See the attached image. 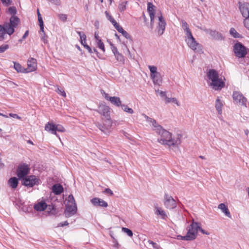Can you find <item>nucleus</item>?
<instances>
[{"instance_id": "nucleus-1", "label": "nucleus", "mask_w": 249, "mask_h": 249, "mask_svg": "<svg viewBox=\"0 0 249 249\" xmlns=\"http://www.w3.org/2000/svg\"><path fill=\"white\" fill-rule=\"evenodd\" d=\"M146 121L150 123L153 130L160 136L158 139V142L162 145H167L170 148H178L181 143L182 135L178 134L173 137L172 134L164 129L157 121L145 114H143Z\"/></svg>"}, {"instance_id": "nucleus-2", "label": "nucleus", "mask_w": 249, "mask_h": 249, "mask_svg": "<svg viewBox=\"0 0 249 249\" xmlns=\"http://www.w3.org/2000/svg\"><path fill=\"white\" fill-rule=\"evenodd\" d=\"M207 76L211 81L210 86L214 90H221L225 86V77H219L218 73L215 70L211 69L207 73Z\"/></svg>"}, {"instance_id": "nucleus-3", "label": "nucleus", "mask_w": 249, "mask_h": 249, "mask_svg": "<svg viewBox=\"0 0 249 249\" xmlns=\"http://www.w3.org/2000/svg\"><path fill=\"white\" fill-rule=\"evenodd\" d=\"M19 22L20 19L18 17L12 16L10 18V23H5L3 26L0 25V37L3 39L6 33L9 35L13 34Z\"/></svg>"}, {"instance_id": "nucleus-4", "label": "nucleus", "mask_w": 249, "mask_h": 249, "mask_svg": "<svg viewBox=\"0 0 249 249\" xmlns=\"http://www.w3.org/2000/svg\"><path fill=\"white\" fill-rule=\"evenodd\" d=\"M198 228H199V224L193 221L188 229L187 234L185 235L186 241L195 239L197 235Z\"/></svg>"}, {"instance_id": "nucleus-5", "label": "nucleus", "mask_w": 249, "mask_h": 249, "mask_svg": "<svg viewBox=\"0 0 249 249\" xmlns=\"http://www.w3.org/2000/svg\"><path fill=\"white\" fill-rule=\"evenodd\" d=\"M185 41L188 47L196 53H202V46L198 43L193 35L185 37Z\"/></svg>"}, {"instance_id": "nucleus-6", "label": "nucleus", "mask_w": 249, "mask_h": 249, "mask_svg": "<svg viewBox=\"0 0 249 249\" xmlns=\"http://www.w3.org/2000/svg\"><path fill=\"white\" fill-rule=\"evenodd\" d=\"M45 129L52 134L56 135L59 139H60V138L57 134L56 132H63L65 130L62 125L60 124H55L50 122H48L45 125Z\"/></svg>"}, {"instance_id": "nucleus-7", "label": "nucleus", "mask_w": 249, "mask_h": 249, "mask_svg": "<svg viewBox=\"0 0 249 249\" xmlns=\"http://www.w3.org/2000/svg\"><path fill=\"white\" fill-rule=\"evenodd\" d=\"M233 51L235 56L238 58H243L247 54L246 48L240 42L234 44Z\"/></svg>"}, {"instance_id": "nucleus-8", "label": "nucleus", "mask_w": 249, "mask_h": 249, "mask_svg": "<svg viewBox=\"0 0 249 249\" xmlns=\"http://www.w3.org/2000/svg\"><path fill=\"white\" fill-rule=\"evenodd\" d=\"M232 98L235 104H239L245 107H247V98L239 91H233Z\"/></svg>"}, {"instance_id": "nucleus-9", "label": "nucleus", "mask_w": 249, "mask_h": 249, "mask_svg": "<svg viewBox=\"0 0 249 249\" xmlns=\"http://www.w3.org/2000/svg\"><path fill=\"white\" fill-rule=\"evenodd\" d=\"M112 122L111 118H105L103 124H98L97 127L105 134H108L110 132L109 130L112 126Z\"/></svg>"}, {"instance_id": "nucleus-10", "label": "nucleus", "mask_w": 249, "mask_h": 249, "mask_svg": "<svg viewBox=\"0 0 249 249\" xmlns=\"http://www.w3.org/2000/svg\"><path fill=\"white\" fill-rule=\"evenodd\" d=\"M164 204L165 207L168 209H173L177 207V204L175 199L168 194H165L164 195Z\"/></svg>"}, {"instance_id": "nucleus-11", "label": "nucleus", "mask_w": 249, "mask_h": 249, "mask_svg": "<svg viewBox=\"0 0 249 249\" xmlns=\"http://www.w3.org/2000/svg\"><path fill=\"white\" fill-rule=\"evenodd\" d=\"M29 168L27 164H22L18 166L17 171L18 177L19 178H23L28 174Z\"/></svg>"}, {"instance_id": "nucleus-12", "label": "nucleus", "mask_w": 249, "mask_h": 249, "mask_svg": "<svg viewBox=\"0 0 249 249\" xmlns=\"http://www.w3.org/2000/svg\"><path fill=\"white\" fill-rule=\"evenodd\" d=\"M23 184L26 186L33 187L36 184L38 181V178L34 175L28 176L23 179Z\"/></svg>"}, {"instance_id": "nucleus-13", "label": "nucleus", "mask_w": 249, "mask_h": 249, "mask_svg": "<svg viewBox=\"0 0 249 249\" xmlns=\"http://www.w3.org/2000/svg\"><path fill=\"white\" fill-rule=\"evenodd\" d=\"M158 26L157 27V33L159 36H161L164 32L166 25V22L163 17L161 15L159 17Z\"/></svg>"}, {"instance_id": "nucleus-14", "label": "nucleus", "mask_w": 249, "mask_h": 249, "mask_svg": "<svg viewBox=\"0 0 249 249\" xmlns=\"http://www.w3.org/2000/svg\"><path fill=\"white\" fill-rule=\"evenodd\" d=\"M98 112L103 116L105 119L110 118V108L108 106L105 105H100L98 107Z\"/></svg>"}, {"instance_id": "nucleus-15", "label": "nucleus", "mask_w": 249, "mask_h": 249, "mask_svg": "<svg viewBox=\"0 0 249 249\" xmlns=\"http://www.w3.org/2000/svg\"><path fill=\"white\" fill-rule=\"evenodd\" d=\"M77 211V207L76 204H70L66 205V210L65 211V214L66 217H69L74 215Z\"/></svg>"}, {"instance_id": "nucleus-16", "label": "nucleus", "mask_w": 249, "mask_h": 249, "mask_svg": "<svg viewBox=\"0 0 249 249\" xmlns=\"http://www.w3.org/2000/svg\"><path fill=\"white\" fill-rule=\"evenodd\" d=\"M37 68V63L36 59L30 58L27 61V68H25L26 73L35 71Z\"/></svg>"}, {"instance_id": "nucleus-17", "label": "nucleus", "mask_w": 249, "mask_h": 249, "mask_svg": "<svg viewBox=\"0 0 249 249\" xmlns=\"http://www.w3.org/2000/svg\"><path fill=\"white\" fill-rule=\"evenodd\" d=\"M239 9L245 19H249V4L248 3H243L240 5Z\"/></svg>"}, {"instance_id": "nucleus-18", "label": "nucleus", "mask_w": 249, "mask_h": 249, "mask_svg": "<svg viewBox=\"0 0 249 249\" xmlns=\"http://www.w3.org/2000/svg\"><path fill=\"white\" fill-rule=\"evenodd\" d=\"M155 213L158 216H160L161 218L166 219L168 216L166 212L160 207H159L157 204L154 205Z\"/></svg>"}, {"instance_id": "nucleus-19", "label": "nucleus", "mask_w": 249, "mask_h": 249, "mask_svg": "<svg viewBox=\"0 0 249 249\" xmlns=\"http://www.w3.org/2000/svg\"><path fill=\"white\" fill-rule=\"evenodd\" d=\"M155 6L151 2H148L147 3V11L149 14L150 20H151V25L153 27L154 24V20L155 18Z\"/></svg>"}, {"instance_id": "nucleus-20", "label": "nucleus", "mask_w": 249, "mask_h": 249, "mask_svg": "<svg viewBox=\"0 0 249 249\" xmlns=\"http://www.w3.org/2000/svg\"><path fill=\"white\" fill-rule=\"evenodd\" d=\"M92 204L95 206H101L103 207H107L108 206L107 203L103 199H100L97 197H95L90 200Z\"/></svg>"}, {"instance_id": "nucleus-21", "label": "nucleus", "mask_w": 249, "mask_h": 249, "mask_svg": "<svg viewBox=\"0 0 249 249\" xmlns=\"http://www.w3.org/2000/svg\"><path fill=\"white\" fill-rule=\"evenodd\" d=\"M150 77L154 85L160 86L161 84L162 80L160 72H158L155 74L150 75Z\"/></svg>"}, {"instance_id": "nucleus-22", "label": "nucleus", "mask_w": 249, "mask_h": 249, "mask_svg": "<svg viewBox=\"0 0 249 249\" xmlns=\"http://www.w3.org/2000/svg\"><path fill=\"white\" fill-rule=\"evenodd\" d=\"M181 22L182 28L185 33V37L192 35L188 23L184 20H181Z\"/></svg>"}, {"instance_id": "nucleus-23", "label": "nucleus", "mask_w": 249, "mask_h": 249, "mask_svg": "<svg viewBox=\"0 0 249 249\" xmlns=\"http://www.w3.org/2000/svg\"><path fill=\"white\" fill-rule=\"evenodd\" d=\"M218 208L220 209L226 216H227L230 218H231V213L227 206L224 203H220V204H219Z\"/></svg>"}, {"instance_id": "nucleus-24", "label": "nucleus", "mask_w": 249, "mask_h": 249, "mask_svg": "<svg viewBox=\"0 0 249 249\" xmlns=\"http://www.w3.org/2000/svg\"><path fill=\"white\" fill-rule=\"evenodd\" d=\"M52 191L56 195L61 194L64 190L63 186L60 184H55L52 186Z\"/></svg>"}, {"instance_id": "nucleus-25", "label": "nucleus", "mask_w": 249, "mask_h": 249, "mask_svg": "<svg viewBox=\"0 0 249 249\" xmlns=\"http://www.w3.org/2000/svg\"><path fill=\"white\" fill-rule=\"evenodd\" d=\"M47 208V205L45 202L41 201L34 205V209L37 211H43Z\"/></svg>"}, {"instance_id": "nucleus-26", "label": "nucleus", "mask_w": 249, "mask_h": 249, "mask_svg": "<svg viewBox=\"0 0 249 249\" xmlns=\"http://www.w3.org/2000/svg\"><path fill=\"white\" fill-rule=\"evenodd\" d=\"M18 184V181L17 178H11L8 181V185L12 189H16Z\"/></svg>"}, {"instance_id": "nucleus-27", "label": "nucleus", "mask_w": 249, "mask_h": 249, "mask_svg": "<svg viewBox=\"0 0 249 249\" xmlns=\"http://www.w3.org/2000/svg\"><path fill=\"white\" fill-rule=\"evenodd\" d=\"M14 68L17 72L26 73V69L23 68L19 63L14 62Z\"/></svg>"}, {"instance_id": "nucleus-28", "label": "nucleus", "mask_w": 249, "mask_h": 249, "mask_svg": "<svg viewBox=\"0 0 249 249\" xmlns=\"http://www.w3.org/2000/svg\"><path fill=\"white\" fill-rule=\"evenodd\" d=\"M210 36L213 39H214L222 40L223 39L222 35L220 33H219L216 31L212 30V32H211V34H210Z\"/></svg>"}, {"instance_id": "nucleus-29", "label": "nucleus", "mask_w": 249, "mask_h": 249, "mask_svg": "<svg viewBox=\"0 0 249 249\" xmlns=\"http://www.w3.org/2000/svg\"><path fill=\"white\" fill-rule=\"evenodd\" d=\"M223 107V103L218 97L215 101V107L219 114L222 113V108Z\"/></svg>"}, {"instance_id": "nucleus-30", "label": "nucleus", "mask_w": 249, "mask_h": 249, "mask_svg": "<svg viewBox=\"0 0 249 249\" xmlns=\"http://www.w3.org/2000/svg\"><path fill=\"white\" fill-rule=\"evenodd\" d=\"M110 102L114 105L117 107L121 106V101L120 98L118 97L113 96L110 98Z\"/></svg>"}, {"instance_id": "nucleus-31", "label": "nucleus", "mask_w": 249, "mask_h": 249, "mask_svg": "<svg viewBox=\"0 0 249 249\" xmlns=\"http://www.w3.org/2000/svg\"><path fill=\"white\" fill-rule=\"evenodd\" d=\"M116 29L120 33L122 34V35L127 39L130 38V36L125 31L123 28L120 26V25L116 27Z\"/></svg>"}, {"instance_id": "nucleus-32", "label": "nucleus", "mask_w": 249, "mask_h": 249, "mask_svg": "<svg viewBox=\"0 0 249 249\" xmlns=\"http://www.w3.org/2000/svg\"><path fill=\"white\" fill-rule=\"evenodd\" d=\"M165 102L166 104L173 103L176 104L178 106H179L180 105L176 98H168L167 97H165Z\"/></svg>"}, {"instance_id": "nucleus-33", "label": "nucleus", "mask_w": 249, "mask_h": 249, "mask_svg": "<svg viewBox=\"0 0 249 249\" xmlns=\"http://www.w3.org/2000/svg\"><path fill=\"white\" fill-rule=\"evenodd\" d=\"M121 107L122 109L126 112H127L129 114H133L134 113L133 110L131 108L129 107L126 105H122Z\"/></svg>"}, {"instance_id": "nucleus-34", "label": "nucleus", "mask_w": 249, "mask_h": 249, "mask_svg": "<svg viewBox=\"0 0 249 249\" xmlns=\"http://www.w3.org/2000/svg\"><path fill=\"white\" fill-rule=\"evenodd\" d=\"M114 56L117 61L122 62L123 63H124V58L123 55L121 53H117L116 54L114 55Z\"/></svg>"}, {"instance_id": "nucleus-35", "label": "nucleus", "mask_w": 249, "mask_h": 249, "mask_svg": "<svg viewBox=\"0 0 249 249\" xmlns=\"http://www.w3.org/2000/svg\"><path fill=\"white\" fill-rule=\"evenodd\" d=\"M230 34L234 37H239L240 35L237 32L235 29L231 28L230 31Z\"/></svg>"}, {"instance_id": "nucleus-36", "label": "nucleus", "mask_w": 249, "mask_h": 249, "mask_svg": "<svg viewBox=\"0 0 249 249\" xmlns=\"http://www.w3.org/2000/svg\"><path fill=\"white\" fill-rule=\"evenodd\" d=\"M122 231L124 233H126L129 237L133 236V232L131 230L126 228H122Z\"/></svg>"}, {"instance_id": "nucleus-37", "label": "nucleus", "mask_w": 249, "mask_h": 249, "mask_svg": "<svg viewBox=\"0 0 249 249\" xmlns=\"http://www.w3.org/2000/svg\"><path fill=\"white\" fill-rule=\"evenodd\" d=\"M148 68L150 70V71L151 72V74L150 75H152V74H155L157 72H158L157 71V68L156 66H148Z\"/></svg>"}, {"instance_id": "nucleus-38", "label": "nucleus", "mask_w": 249, "mask_h": 249, "mask_svg": "<svg viewBox=\"0 0 249 249\" xmlns=\"http://www.w3.org/2000/svg\"><path fill=\"white\" fill-rule=\"evenodd\" d=\"M55 91L59 94L62 95L64 97H66V94L65 92V91L62 89L59 88L58 87H57V89L55 90Z\"/></svg>"}, {"instance_id": "nucleus-39", "label": "nucleus", "mask_w": 249, "mask_h": 249, "mask_svg": "<svg viewBox=\"0 0 249 249\" xmlns=\"http://www.w3.org/2000/svg\"><path fill=\"white\" fill-rule=\"evenodd\" d=\"M149 244L151 245L152 247L155 249H162L161 248L157 243L153 242L152 241L149 240L148 241Z\"/></svg>"}, {"instance_id": "nucleus-40", "label": "nucleus", "mask_w": 249, "mask_h": 249, "mask_svg": "<svg viewBox=\"0 0 249 249\" xmlns=\"http://www.w3.org/2000/svg\"><path fill=\"white\" fill-rule=\"evenodd\" d=\"M77 34L80 36L81 43H83V41L84 40H86V36L85 34L81 32L78 31Z\"/></svg>"}, {"instance_id": "nucleus-41", "label": "nucleus", "mask_w": 249, "mask_h": 249, "mask_svg": "<svg viewBox=\"0 0 249 249\" xmlns=\"http://www.w3.org/2000/svg\"><path fill=\"white\" fill-rule=\"evenodd\" d=\"M97 43L98 47L104 52L105 51V46L101 39H98V41H97Z\"/></svg>"}, {"instance_id": "nucleus-42", "label": "nucleus", "mask_w": 249, "mask_h": 249, "mask_svg": "<svg viewBox=\"0 0 249 249\" xmlns=\"http://www.w3.org/2000/svg\"><path fill=\"white\" fill-rule=\"evenodd\" d=\"M127 2H123L119 5V9L120 12L124 11L126 9V4Z\"/></svg>"}, {"instance_id": "nucleus-43", "label": "nucleus", "mask_w": 249, "mask_h": 249, "mask_svg": "<svg viewBox=\"0 0 249 249\" xmlns=\"http://www.w3.org/2000/svg\"><path fill=\"white\" fill-rule=\"evenodd\" d=\"M68 204H76L73 196L72 195H69L68 198Z\"/></svg>"}, {"instance_id": "nucleus-44", "label": "nucleus", "mask_w": 249, "mask_h": 249, "mask_svg": "<svg viewBox=\"0 0 249 249\" xmlns=\"http://www.w3.org/2000/svg\"><path fill=\"white\" fill-rule=\"evenodd\" d=\"M68 204H76L73 196L72 195H69L68 198Z\"/></svg>"}, {"instance_id": "nucleus-45", "label": "nucleus", "mask_w": 249, "mask_h": 249, "mask_svg": "<svg viewBox=\"0 0 249 249\" xmlns=\"http://www.w3.org/2000/svg\"><path fill=\"white\" fill-rule=\"evenodd\" d=\"M8 11L11 14L13 15V16H15V15L17 13V10L15 7L12 6L8 8Z\"/></svg>"}, {"instance_id": "nucleus-46", "label": "nucleus", "mask_w": 249, "mask_h": 249, "mask_svg": "<svg viewBox=\"0 0 249 249\" xmlns=\"http://www.w3.org/2000/svg\"><path fill=\"white\" fill-rule=\"evenodd\" d=\"M58 17L60 20L65 21L67 18V16L66 14H60L58 15Z\"/></svg>"}, {"instance_id": "nucleus-47", "label": "nucleus", "mask_w": 249, "mask_h": 249, "mask_svg": "<svg viewBox=\"0 0 249 249\" xmlns=\"http://www.w3.org/2000/svg\"><path fill=\"white\" fill-rule=\"evenodd\" d=\"M9 46L8 45H2L0 46V53H2L5 52L8 48Z\"/></svg>"}, {"instance_id": "nucleus-48", "label": "nucleus", "mask_w": 249, "mask_h": 249, "mask_svg": "<svg viewBox=\"0 0 249 249\" xmlns=\"http://www.w3.org/2000/svg\"><path fill=\"white\" fill-rule=\"evenodd\" d=\"M110 45L111 46V50L114 55H115L117 53H119V52L118 51L117 48L115 46H114L112 44H110Z\"/></svg>"}, {"instance_id": "nucleus-49", "label": "nucleus", "mask_w": 249, "mask_h": 249, "mask_svg": "<svg viewBox=\"0 0 249 249\" xmlns=\"http://www.w3.org/2000/svg\"><path fill=\"white\" fill-rule=\"evenodd\" d=\"M102 93L106 100L110 101V98H111V97L109 96L108 94L106 93L104 91H102Z\"/></svg>"}, {"instance_id": "nucleus-50", "label": "nucleus", "mask_w": 249, "mask_h": 249, "mask_svg": "<svg viewBox=\"0 0 249 249\" xmlns=\"http://www.w3.org/2000/svg\"><path fill=\"white\" fill-rule=\"evenodd\" d=\"M244 24L245 27L249 30V19H245Z\"/></svg>"}, {"instance_id": "nucleus-51", "label": "nucleus", "mask_w": 249, "mask_h": 249, "mask_svg": "<svg viewBox=\"0 0 249 249\" xmlns=\"http://www.w3.org/2000/svg\"><path fill=\"white\" fill-rule=\"evenodd\" d=\"M198 27V28H199V29L204 31L206 34H209V35L211 34V32H212V31L211 29H206V28H202L201 27Z\"/></svg>"}, {"instance_id": "nucleus-52", "label": "nucleus", "mask_w": 249, "mask_h": 249, "mask_svg": "<svg viewBox=\"0 0 249 249\" xmlns=\"http://www.w3.org/2000/svg\"><path fill=\"white\" fill-rule=\"evenodd\" d=\"M156 91L159 92L160 96L162 97H164L165 99V97H167L166 92L165 91H160L159 90H156Z\"/></svg>"}, {"instance_id": "nucleus-53", "label": "nucleus", "mask_w": 249, "mask_h": 249, "mask_svg": "<svg viewBox=\"0 0 249 249\" xmlns=\"http://www.w3.org/2000/svg\"><path fill=\"white\" fill-rule=\"evenodd\" d=\"M69 225V223L67 221H64L63 222H61V223H59L57 227H63V226H67Z\"/></svg>"}, {"instance_id": "nucleus-54", "label": "nucleus", "mask_w": 249, "mask_h": 249, "mask_svg": "<svg viewBox=\"0 0 249 249\" xmlns=\"http://www.w3.org/2000/svg\"><path fill=\"white\" fill-rule=\"evenodd\" d=\"M29 35V31L27 30L24 33L22 39L19 40V42H21L22 40L25 39Z\"/></svg>"}, {"instance_id": "nucleus-55", "label": "nucleus", "mask_w": 249, "mask_h": 249, "mask_svg": "<svg viewBox=\"0 0 249 249\" xmlns=\"http://www.w3.org/2000/svg\"><path fill=\"white\" fill-rule=\"evenodd\" d=\"M104 193L109 194L110 196H112L113 195V192L109 188H106L104 190Z\"/></svg>"}, {"instance_id": "nucleus-56", "label": "nucleus", "mask_w": 249, "mask_h": 249, "mask_svg": "<svg viewBox=\"0 0 249 249\" xmlns=\"http://www.w3.org/2000/svg\"><path fill=\"white\" fill-rule=\"evenodd\" d=\"M3 3H5L7 5H11L12 3V0H1Z\"/></svg>"}, {"instance_id": "nucleus-57", "label": "nucleus", "mask_w": 249, "mask_h": 249, "mask_svg": "<svg viewBox=\"0 0 249 249\" xmlns=\"http://www.w3.org/2000/svg\"><path fill=\"white\" fill-rule=\"evenodd\" d=\"M110 21L112 23V24L114 25V27L116 28V27H117V26H119V24L118 23H117V22L116 21V20L113 18H112V19L111 20H110Z\"/></svg>"}, {"instance_id": "nucleus-58", "label": "nucleus", "mask_w": 249, "mask_h": 249, "mask_svg": "<svg viewBox=\"0 0 249 249\" xmlns=\"http://www.w3.org/2000/svg\"><path fill=\"white\" fill-rule=\"evenodd\" d=\"M84 48H86V49L88 50V52L90 53H93V52H92V49H91V48L87 44V45H84Z\"/></svg>"}, {"instance_id": "nucleus-59", "label": "nucleus", "mask_w": 249, "mask_h": 249, "mask_svg": "<svg viewBox=\"0 0 249 249\" xmlns=\"http://www.w3.org/2000/svg\"><path fill=\"white\" fill-rule=\"evenodd\" d=\"M9 116L14 118H17V119H20V117L16 114L10 113Z\"/></svg>"}, {"instance_id": "nucleus-60", "label": "nucleus", "mask_w": 249, "mask_h": 249, "mask_svg": "<svg viewBox=\"0 0 249 249\" xmlns=\"http://www.w3.org/2000/svg\"><path fill=\"white\" fill-rule=\"evenodd\" d=\"M105 14L106 15V17L108 19V20H109V21L111 20L112 19V18H113L111 15H110L109 14V13L107 12V11H106L105 12Z\"/></svg>"}, {"instance_id": "nucleus-61", "label": "nucleus", "mask_w": 249, "mask_h": 249, "mask_svg": "<svg viewBox=\"0 0 249 249\" xmlns=\"http://www.w3.org/2000/svg\"><path fill=\"white\" fill-rule=\"evenodd\" d=\"M198 230H199L203 234H206V235H209V233L208 232L205 231L200 226H199V228H198Z\"/></svg>"}, {"instance_id": "nucleus-62", "label": "nucleus", "mask_w": 249, "mask_h": 249, "mask_svg": "<svg viewBox=\"0 0 249 249\" xmlns=\"http://www.w3.org/2000/svg\"><path fill=\"white\" fill-rule=\"evenodd\" d=\"M177 238L178 240H183L186 241V238H185V236L178 235Z\"/></svg>"}, {"instance_id": "nucleus-63", "label": "nucleus", "mask_w": 249, "mask_h": 249, "mask_svg": "<svg viewBox=\"0 0 249 249\" xmlns=\"http://www.w3.org/2000/svg\"><path fill=\"white\" fill-rule=\"evenodd\" d=\"M94 37L95 39L97 40V41H98V39H101L98 36V33L96 32H95Z\"/></svg>"}, {"instance_id": "nucleus-64", "label": "nucleus", "mask_w": 249, "mask_h": 249, "mask_svg": "<svg viewBox=\"0 0 249 249\" xmlns=\"http://www.w3.org/2000/svg\"><path fill=\"white\" fill-rule=\"evenodd\" d=\"M38 22H39V26L44 25H43V21L42 18L38 19Z\"/></svg>"}]
</instances>
